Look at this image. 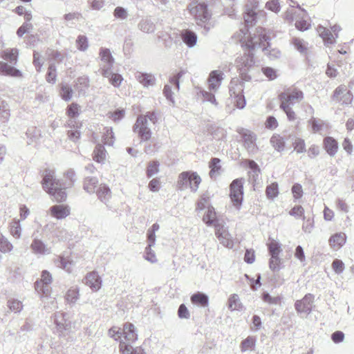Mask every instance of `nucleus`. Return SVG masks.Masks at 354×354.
I'll return each mask as SVG.
<instances>
[{
	"instance_id": "nucleus-63",
	"label": "nucleus",
	"mask_w": 354,
	"mask_h": 354,
	"mask_svg": "<svg viewBox=\"0 0 354 354\" xmlns=\"http://www.w3.org/2000/svg\"><path fill=\"white\" fill-rule=\"evenodd\" d=\"M262 72L270 80H273L277 77L276 71L270 67L263 68Z\"/></svg>"
},
{
	"instance_id": "nucleus-42",
	"label": "nucleus",
	"mask_w": 354,
	"mask_h": 354,
	"mask_svg": "<svg viewBox=\"0 0 354 354\" xmlns=\"http://www.w3.org/2000/svg\"><path fill=\"white\" fill-rule=\"evenodd\" d=\"M308 122L311 125L313 133L322 131L326 126L323 120L315 118H312Z\"/></svg>"
},
{
	"instance_id": "nucleus-34",
	"label": "nucleus",
	"mask_w": 354,
	"mask_h": 354,
	"mask_svg": "<svg viewBox=\"0 0 354 354\" xmlns=\"http://www.w3.org/2000/svg\"><path fill=\"white\" fill-rule=\"evenodd\" d=\"M256 337L253 336H248L244 339L240 344L241 351L245 352L248 351H252L254 349L256 345Z\"/></svg>"
},
{
	"instance_id": "nucleus-2",
	"label": "nucleus",
	"mask_w": 354,
	"mask_h": 354,
	"mask_svg": "<svg viewBox=\"0 0 354 354\" xmlns=\"http://www.w3.org/2000/svg\"><path fill=\"white\" fill-rule=\"evenodd\" d=\"M109 335L116 341H125L134 343L138 339V334L135 326L131 322H125L122 325V332L116 326L111 327L108 331Z\"/></svg>"
},
{
	"instance_id": "nucleus-15",
	"label": "nucleus",
	"mask_w": 354,
	"mask_h": 354,
	"mask_svg": "<svg viewBox=\"0 0 354 354\" xmlns=\"http://www.w3.org/2000/svg\"><path fill=\"white\" fill-rule=\"evenodd\" d=\"M84 283L93 292L98 291L102 287L101 277L95 271L88 272L84 279Z\"/></svg>"
},
{
	"instance_id": "nucleus-45",
	"label": "nucleus",
	"mask_w": 354,
	"mask_h": 354,
	"mask_svg": "<svg viewBox=\"0 0 354 354\" xmlns=\"http://www.w3.org/2000/svg\"><path fill=\"white\" fill-rule=\"evenodd\" d=\"M267 245L270 256H279L281 250L278 242L275 240H271Z\"/></svg>"
},
{
	"instance_id": "nucleus-47",
	"label": "nucleus",
	"mask_w": 354,
	"mask_h": 354,
	"mask_svg": "<svg viewBox=\"0 0 354 354\" xmlns=\"http://www.w3.org/2000/svg\"><path fill=\"white\" fill-rule=\"evenodd\" d=\"M228 308L231 310H239L241 308V304L237 295H232L228 299Z\"/></svg>"
},
{
	"instance_id": "nucleus-40",
	"label": "nucleus",
	"mask_w": 354,
	"mask_h": 354,
	"mask_svg": "<svg viewBox=\"0 0 354 354\" xmlns=\"http://www.w3.org/2000/svg\"><path fill=\"white\" fill-rule=\"evenodd\" d=\"M80 113V106L75 102L70 104L66 109V114L71 119L77 117Z\"/></svg>"
},
{
	"instance_id": "nucleus-32",
	"label": "nucleus",
	"mask_w": 354,
	"mask_h": 354,
	"mask_svg": "<svg viewBox=\"0 0 354 354\" xmlns=\"http://www.w3.org/2000/svg\"><path fill=\"white\" fill-rule=\"evenodd\" d=\"M181 37L183 41L189 46H194L197 40V37L196 34L189 30H185L181 33Z\"/></svg>"
},
{
	"instance_id": "nucleus-14",
	"label": "nucleus",
	"mask_w": 354,
	"mask_h": 354,
	"mask_svg": "<svg viewBox=\"0 0 354 354\" xmlns=\"http://www.w3.org/2000/svg\"><path fill=\"white\" fill-rule=\"evenodd\" d=\"M315 297L313 295L308 293L299 300H297L295 303V307L297 313L308 315L313 309V304Z\"/></svg>"
},
{
	"instance_id": "nucleus-16",
	"label": "nucleus",
	"mask_w": 354,
	"mask_h": 354,
	"mask_svg": "<svg viewBox=\"0 0 354 354\" xmlns=\"http://www.w3.org/2000/svg\"><path fill=\"white\" fill-rule=\"evenodd\" d=\"M49 212L52 217L62 220L66 218L71 214V208L68 205H55L50 207Z\"/></svg>"
},
{
	"instance_id": "nucleus-4",
	"label": "nucleus",
	"mask_w": 354,
	"mask_h": 354,
	"mask_svg": "<svg viewBox=\"0 0 354 354\" xmlns=\"http://www.w3.org/2000/svg\"><path fill=\"white\" fill-rule=\"evenodd\" d=\"M236 131L239 136L240 142L249 153H254L259 150L257 145V136L251 130L239 127Z\"/></svg>"
},
{
	"instance_id": "nucleus-53",
	"label": "nucleus",
	"mask_w": 354,
	"mask_h": 354,
	"mask_svg": "<svg viewBox=\"0 0 354 354\" xmlns=\"http://www.w3.org/2000/svg\"><path fill=\"white\" fill-rule=\"evenodd\" d=\"M10 231L12 235L19 238L21 234V226L18 221H12L10 225Z\"/></svg>"
},
{
	"instance_id": "nucleus-8",
	"label": "nucleus",
	"mask_w": 354,
	"mask_h": 354,
	"mask_svg": "<svg viewBox=\"0 0 354 354\" xmlns=\"http://www.w3.org/2000/svg\"><path fill=\"white\" fill-rule=\"evenodd\" d=\"M230 197L234 207L239 209L243 198V179L236 178L230 185Z\"/></svg>"
},
{
	"instance_id": "nucleus-57",
	"label": "nucleus",
	"mask_w": 354,
	"mask_h": 354,
	"mask_svg": "<svg viewBox=\"0 0 354 354\" xmlns=\"http://www.w3.org/2000/svg\"><path fill=\"white\" fill-rule=\"evenodd\" d=\"M281 263V261L279 256H270L269 266L272 270H278L280 268Z\"/></svg>"
},
{
	"instance_id": "nucleus-12",
	"label": "nucleus",
	"mask_w": 354,
	"mask_h": 354,
	"mask_svg": "<svg viewBox=\"0 0 354 354\" xmlns=\"http://www.w3.org/2000/svg\"><path fill=\"white\" fill-rule=\"evenodd\" d=\"M189 10L191 15H192L196 20L198 25H202L206 23L210 18V14L205 3H198L194 7L189 8Z\"/></svg>"
},
{
	"instance_id": "nucleus-23",
	"label": "nucleus",
	"mask_w": 354,
	"mask_h": 354,
	"mask_svg": "<svg viewBox=\"0 0 354 354\" xmlns=\"http://www.w3.org/2000/svg\"><path fill=\"white\" fill-rule=\"evenodd\" d=\"M0 56L3 59L15 64L18 60L19 50L16 48H6L1 52Z\"/></svg>"
},
{
	"instance_id": "nucleus-39",
	"label": "nucleus",
	"mask_w": 354,
	"mask_h": 354,
	"mask_svg": "<svg viewBox=\"0 0 354 354\" xmlns=\"http://www.w3.org/2000/svg\"><path fill=\"white\" fill-rule=\"evenodd\" d=\"M79 297V288L77 287H71L69 288L66 295L65 299L68 303H75Z\"/></svg>"
},
{
	"instance_id": "nucleus-44",
	"label": "nucleus",
	"mask_w": 354,
	"mask_h": 354,
	"mask_svg": "<svg viewBox=\"0 0 354 354\" xmlns=\"http://www.w3.org/2000/svg\"><path fill=\"white\" fill-rule=\"evenodd\" d=\"M221 160L218 158H213L209 163V167L210 168L209 176L211 178L214 176L221 169L220 165Z\"/></svg>"
},
{
	"instance_id": "nucleus-5",
	"label": "nucleus",
	"mask_w": 354,
	"mask_h": 354,
	"mask_svg": "<svg viewBox=\"0 0 354 354\" xmlns=\"http://www.w3.org/2000/svg\"><path fill=\"white\" fill-rule=\"evenodd\" d=\"M316 30L319 36L322 39L324 45L329 47L336 43L337 39L339 37V33L342 29L340 25L335 24L330 26V28L318 25Z\"/></svg>"
},
{
	"instance_id": "nucleus-56",
	"label": "nucleus",
	"mask_w": 354,
	"mask_h": 354,
	"mask_svg": "<svg viewBox=\"0 0 354 354\" xmlns=\"http://www.w3.org/2000/svg\"><path fill=\"white\" fill-rule=\"evenodd\" d=\"M311 26V24L309 21L300 19L296 21L295 27L301 31H305L309 29Z\"/></svg>"
},
{
	"instance_id": "nucleus-11",
	"label": "nucleus",
	"mask_w": 354,
	"mask_h": 354,
	"mask_svg": "<svg viewBox=\"0 0 354 354\" xmlns=\"http://www.w3.org/2000/svg\"><path fill=\"white\" fill-rule=\"evenodd\" d=\"M215 235L220 243L227 248H232L234 245V241L227 227L223 225H216L215 226Z\"/></svg>"
},
{
	"instance_id": "nucleus-61",
	"label": "nucleus",
	"mask_w": 354,
	"mask_h": 354,
	"mask_svg": "<svg viewBox=\"0 0 354 354\" xmlns=\"http://www.w3.org/2000/svg\"><path fill=\"white\" fill-rule=\"evenodd\" d=\"M263 300L270 304H279L281 303V298L279 297H272L268 293L264 292L262 295Z\"/></svg>"
},
{
	"instance_id": "nucleus-64",
	"label": "nucleus",
	"mask_w": 354,
	"mask_h": 354,
	"mask_svg": "<svg viewBox=\"0 0 354 354\" xmlns=\"http://www.w3.org/2000/svg\"><path fill=\"white\" fill-rule=\"evenodd\" d=\"M77 48L80 50H84L88 47L87 38L84 35H80L77 39Z\"/></svg>"
},
{
	"instance_id": "nucleus-60",
	"label": "nucleus",
	"mask_w": 354,
	"mask_h": 354,
	"mask_svg": "<svg viewBox=\"0 0 354 354\" xmlns=\"http://www.w3.org/2000/svg\"><path fill=\"white\" fill-rule=\"evenodd\" d=\"M280 109L286 113L289 120L292 121L297 118L295 112L290 105H280Z\"/></svg>"
},
{
	"instance_id": "nucleus-13",
	"label": "nucleus",
	"mask_w": 354,
	"mask_h": 354,
	"mask_svg": "<svg viewBox=\"0 0 354 354\" xmlns=\"http://www.w3.org/2000/svg\"><path fill=\"white\" fill-rule=\"evenodd\" d=\"M52 281L50 273L47 270L42 271L40 280L37 281L35 284L36 290L44 296H48L51 291L48 286Z\"/></svg>"
},
{
	"instance_id": "nucleus-50",
	"label": "nucleus",
	"mask_w": 354,
	"mask_h": 354,
	"mask_svg": "<svg viewBox=\"0 0 354 354\" xmlns=\"http://www.w3.org/2000/svg\"><path fill=\"white\" fill-rule=\"evenodd\" d=\"M125 111L124 109H117L113 111H109L107 113L108 118L113 120V122H117L120 120L124 117Z\"/></svg>"
},
{
	"instance_id": "nucleus-28",
	"label": "nucleus",
	"mask_w": 354,
	"mask_h": 354,
	"mask_svg": "<svg viewBox=\"0 0 354 354\" xmlns=\"http://www.w3.org/2000/svg\"><path fill=\"white\" fill-rule=\"evenodd\" d=\"M30 248L35 254H46L49 253V250L46 247L42 241L34 239L30 245Z\"/></svg>"
},
{
	"instance_id": "nucleus-35",
	"label": "nucleus",
	"mask_w": 354,
	"mask_h": 354,
	"mask_svg": "<svg viewBox=\"0 0 354 354\" xmlns=\"http://www.w3.org/2000/svg\"><path fill=\"white\" fill-rule=\"evenodd\" d=\"M293 150L297 153H303L306 151L305 140L299 137H295L292 141Z\"/></svg>"
},
{
	"instance_id": "nucleus-59",
	"label": "nucleus",
	"mask_w": 354,
	"mask_h": 354,
	"mask_svg": "<svg viewBox=\"0 0 354 354\" xmlns=\"http://www.w3.org/2000/svg\"><path fill=\"white\" fill-rule=\"evenodd\" d=\"M332 268L337 274L342 273L344 270V263L340 259H335L332 263Z\"/></svg>"
},
{
	"instance_id": "nucleus-38",
	"label": "nucleus",
	"mask_w": 354,
	"mask_h": 354,
	"mask_svg": "<svg viewBox=\"0 0 354 354\" xmlns=\"http://www.w3.org/2000/svg\"><path fill=\"white\" fill-rule=\"evenodd\" d=\"M100 59L109 66V68L113 66L114 59L108 48H102L100 50Z\"/></svg>"
},
{
	"instance_id": "nucleus-20",
	"label": "nucleus",
	"mask_w": 354,
	"mask_h": 354,
	"mask_svg": "<svg viewBox=\"0 0 354 354\" xmlns=\"http://www.w3.org/2000/svg\"><path fill=\"white\" fill-rule=\"evenodd\" d=\"M55 323L57 331L61 335L65 330L71 328V322L65 319L64 313H57L55 315Z\"/></svg>"
},
{
	"instance_id": "nucleus-54",
	"label": "nucleus",
	"mask_w": 354,
	"mask_h": 354,
	"mask_svg": "<svg viewBox=\"0 0 354 354\" xmlns=\"http://www.w3.org/2000/svg\"><path fill=\"white\" fill-rule=\"evenodd\" d=\"M292 196L295 200L300 199L304 194V191L301 185L295 183L292 185Z\"/></svg>"
},
{
	"instance_id": "nucleus-33",
	"label": "nucleus",
	"mask_w": 354,
	"mask_h": 354,
	"mask_svg": "<svg viewBox=\"0 0 354 354\" xmlns=\"http://www.w3.org/2000/svg\"><path fill=\"white\" fill-rule=\"evenodd\" d=\"M191 301L195 305L205 307L208 305V297L203 292H198L192 295Z\"/></svg>"
},
{
	"instance_id": "nucleus-7",
	"label": "nucleus",
	"mask_w": 354,
	"mask_h": 354,
	"mask_svg": "<svg viewBox=\"0 0 354 354\" xmlns=\"http://www.w3.org/2000/svg\"><path fill=\"white\" fill-rule=\"evenodd\" d=\"M244 84L239 78H233L230 84V95L234 97L235 106L243 109L245 106V100L243 94Z\"/></svg>"
},
{
	"instance_id": "nucleus-29",
	"label": "nucleus",
	"mask_w": 354,
	"mask_h": 354,
	"mask_svg": "<svg viewBox=\"0 0 354 354\" xmlns=\"http://www.w3.org/2000/svg\"><path fill=\"white\" fill-rule=\"evenodd\" d=\"M136 77L137 80L144 86H152L155 84V78L150 73H137Z\"/></svg>"
},
{
	"instance_id": "nucleus-1",
	"label": "nucleus",
	"mask_w": 354,
	"mask_h": 354,
	"mask_svg": "<svg viewBox=\"0 0 354 354\" xmlns=\"http://www.w3.org/2000/svg\"><path fill=\"white\" fill-rule=\"evenodd\" d=\"M42 177L41 185L44 189L53 196L57 203L66 200L67 194L64 189L72 187L76 180L75 172L71 169L64 172L61 181L55 178V171L50 169L43 171Z\"/></svg>"
},
{
	"instance_id": "nucleus-48",
	"label": "nucleus",
	"mask_w": 354,
	"mask_h": 354,
	"mask_svg": "<svg viewBox=\"0 0 354 354\" xmlns=\"http://www.w3.org/2000/svg\"><path fill=\"white\" fill-rule=\"evenodd\" d=\"M292 44L295 46V48L301 53H306L307 52L308 48L304 40L295 37L292 39Z\"/></svg>"
},
{
	"instance_id": "nucleus-31",
	"label": "nucleus",
	"mask_w": 354,
	"mask_h": 354,
	"mask_svg": "<svg viewBox=\"0 0 354 354\" xmlns=\"http://www.w3.org/2000/svg\"><path fill=\"white\" fill-rule=\"evenodd\" d=\"M106 153L104 147L98 145L95 147L93 152V159L99 163H104L106 160Z\"/></svg>"
},
{
	"instance_id": "nucleus-37",
	"label": "nucleus",
	"mask_w": 354,
	"mask_h": 354,
	"mask_svg": "<svg viewBox=\"0 0 354 354\" xmlns=\"http://www.w3.org/2000/svg\"><path fill=\"white\" fill-rule=\"evenodd\" d=\"M279 194V185L276 182L272 183L266 188V195L268 199L273 200L278 196Z\"/></svg>"
},
{
	"instance_id": "nucleus-49",
	"label": "nucleus",
	"mask_w": 354,
	"mask_h": 354,
	"mask_svg": "<svg viewBox=\"0 0 354 354\" xmlns=\"http://www.w3.org/2000/svg\"><path fill=\"white\" fill-rule=\"evenodd\" d=\"M289 214L296 218H304V209L301 205H295L290 209Z\"/></svg>"
},
{
	"instance_id": "nucleus-36",
	"label": "nucleus",
	"mask_w": 354,
	"mask_h": 354,
	"mask_svg": "<svg viewBox=\"0 0 354 354\" xmlns=\"http://www.w3.org/2000/svg\"><path fill=\"white\" fill-rule=\"evenodd\" d=\"M10 116V111L8 103L0 99V122H7Z\"/></svg>"
},
{
	"instance_id": "nucleus-21",
	"label": "nucleus",
	"mask_w": 354,
	"mask_h": 354,
	"mask_svg": "<svg viewBox=\"0 0 354 354\" xmlns=\"http://www.w3.org/2000/svg\"><path fill=\"white\" fill-rule=\"evenodd\" d=\"M223 73L217 70L213 71L209 73L207 81L210 90H216L220 86L223 79Z\"/></svg>"
},
{
	"instance_id": "nucleus-26",
	"label": "nucleus",
	"mask_w": 354,
	"mask_h": 354,
	"mask_svg": "<svg viewBox=\"0 0 354 354\" xmlns=\"http://www.w3.org/2000/svg\"><path fill=\"white\" fill-rule=\"evenodd\" d=\"M95 193L98 198L104 203L108 201L111 197V189L109 186L105 184L100 185Z\"/></svg>"
},
{
	"instance_id": "nucleus-22",
	"label": "nucleus",
	"mask_w": 354,
	"mask_h": 354,
	"mask_svg": "<svg viewBox=\"0 0 354 354\" xmlns=\"http://www.w3.org/2000/svg\"><path fill=\"white\" fill-rule=\"evenodd\" d=\"M0 74L15 77H21L22 76L20 71L4 62H0Z\"/></svg>"
},
{
	"instance_id": "nucleus-19",
	"label": "nucleus",
	"mask_w": 354,
	"mask_h": 354,
	"mask_svg": "<svg viewBox=\"0 0 354 354\" xmlns=\"http://www.w3.org/2000/svg\"><path fill=\"white\" fill-rule=\"evenodd\" d=\"M323 147L329 156H334L338 151L339 145L334 138L326 136L323 140Z\"/></svg>"
},
{
	"instance_id": "nucleus-46",
	"label": "nucleus",
	"mask_w": 354,
	"mask_h": 354,
	"mask_svg": "<svg viewBox=\"0 0 354 354\" xmlns=\"http://www.w3.org/2000/svg\"><path fill=\"white\" fill-rule=\"evenodd\" d=\"M244 21L248 25H252L256 21L257 12L252 8H248L243 15Z\"/></svg>"
},
{
	"instance_id": "nucleus-52",
	"label": "nucleus",
	"mask_w": 354,
	"mask_h": 354,
	"mask_svg": "<svg viewBox=\"0 0 354 354\" xmlns=\"http://www.w3.org/2000/svg\"><path fill=\"white\" fill-rule=\"evenodd\" d=\"M131 344L125 341H120L119 351L120 354H132L133 347L131 346Z\"/></svg>"
},
{
	"instance_id": "nucleus-30",
	"label": "nucleus",
	"mask_w": 354,
	"mask_h": 354,
	"mask_svg": "<svg viewBox=\"0 0 354 354\" xmlns=\"http://www.w3.org/2000/svg\"><path fill=\"white\" fill-rule=\"evenodd\" d=\"M98 183V179L96 177H86L84 180V189L88 193H94L97 190Z\"/></svg>"
},
{
	"instance_id": "nucleus-62",
	"label": "nucleus",
	"mask_w": 354,
	"mask_h": 354,
	"mask_svg": "<svg viewBox=\"0 0 354 354\" xmlns=\"http://www.w3.org/2000/svg\"><path fill=\"white\" fill-rule=\"evenodd\" d=\"M308 156L310 158H315L319 154V147L315 144L311 145L306 150Z\"/></svg>"
},
{
	"instance_id": "nucleus-18",
	"label": "nucleus",
	"mask_w": 354,
	"mask_h": 354,
	"mask_svg": "<svg viewBox=\"0 0 354 354\" xmlns=\"http://www.w3.org/2000/svg\"><path fill=\"white\" fill-rule=\"evenodd\" d=\"M82 124L81 122H76L75 120H70L67 123V127L70 128L67 131V136L72 141H77L81 136L80 129H81Z\"/></svg>"
},
{
	"instance_id": "nucleus-51",
	"label": "nucleus",
	"mask_w": 354,
	"mask_h": 354,
	"mask_svg": "<svg viewBox=\"0 0 354 354\" xmlns=\"http://www.w3.org/2000/svg\"><path fill=\"white\" fill-rule=\"evenodd\" d=\"M12 250V244L1 233H0V251L3 253H6L10 252Z\"/></svg>"
},
{
	"instance_id": "nucleus-41",
	"label": "nucleus",
	"mask_w": 354,
	"mask_h": 354,
	"mask_svg": "<svg viewBox=\"0 0 354 354\" xmlns=\"http://www.w3.org/2000/svg\"><path fill=\"white\" fill-rule=\"evenodd\" d=\"M73 90L67 84H61L59 89V95L65 101H69L73 97Z\"/></svg>"
},
{
	"instance_id": "nucleus-6",
	"label": "nucleus",
	"mask_w": 354,
	"mask_h": 354,
	"mask_svg": "<svg viewBox=\"0 0 354 354\" xmlns=\"http://www.w3.org/2000/svg\"><path fill=\"white\" fill-rule=\"evenodd\" d=\"M280 105H291L304 99V93L299 88L290 86L278 95Z\"/></svg>"
},
{
	"instance_id": "nucleus-3",
	"label": "nucleus",
	"mask_w": 354,
	"mask_h": 354,
	"mask_svg": "<svg viewBox=\"0 0 354 354\" xmlns=\"http://www.w3.org/2000/svg\"><path fill=\"white\" fill-rule=\"evenodd\" d=\"M201 182L202 178L196 171H186L178 175L176 185L180 190L189 188L192 192H196Z\"/></svg>"
},
{
	"instance_id": "nucleus-55",
	"label": "nucleus",
	"mask_w": 354,
	"mask_h": 354,
	"mask_svg": "<svg viewBox=\"0 0 354 354\" xmlns=\"http://www.w3.org/2000/svg\"><path fill=\"white\" fill-rule=\"evenodd\" d=\"M159 163L157 161H151L148 164L147 175L151 177L158 172Z\"/></svg>"
},
{
	"instance_id": "nucleus-9",
	"label": "nucleus",
	"mask_w": 354,
	"mask_h": 354,
	"mask_svg": "<svg viewBox=\"0 0 354 354\" xmlns=\"http://www.w3.org/2000/svg\"><path fill=\"white\" fill-rule=\"evenodd\" d=\"M147 119L145 116L140 115L138 117L133 126V131L138 133L139 138L142 141H147L151 138V131L147 126Z\"/></svg>"
},
{
	"instance_id": "nucleus-58",
	"label": "nucleus",
	"mask_w": 354,
	"mask_h": 354,
	"mask_svg": "<svg viewBox=\"0 0 354 354\" xmlns=\"http://www.w3.org/2000/svg\"><path fill=\"white\" fill-rule=\"evenodd\" d=\"M57 78L56 68L54 65H50L48 67V73L46 75V80L49 83H55Z\"/></svg>"
},
{
	"instance_id": "nucleus-24",
	"label": "nucleus",
	"mask_w": 354,
	"mask_h": 354,
	"mask_svg": "<svg viewBox=\"0 0 354 354\" xmlns=\"http://www.w3.org/2000/svg\"><path fill=\"white\" fill-rule=\"evenodd\" d=\"M203 221L207 225H212L215 227L216 225H221L218 223L217 218V214L213 207H208L207 211L203 217Z\"/></svg>"
},
{
	"instance_id": "nucleus-10",
	"label": "nucleus",
	"mask_w": 354,
	"mask_h": 354,
	"mask_svg": "<svg viewBox=\"0 0 354 354\" xmlns=\"http://www.w3.org/2000/svg\"><path fill=\"white\" fill-rule=\"evenodd\" d=\"M331 98L341 104H349L353 100V95L345 85H340L335 89Z\"/></svg>"
},
{
	"instance_id": "nucleus-43",
	"label": "nucleus",
	"mask_w": 354,
	"mask_h": 354,
	"mask_svg": "<svg viewBox=\"0 0 354 354\" xmlns=\"http://www.w3.org/2000/svg\"><path fill=\"white\" fill-rule=\"evenodd\" d=\"M159 230V225L154 223L150 229L147 231V239L149 241V245L147 249L150 250L151 247L154 244L156 241L155 233Z\"/></svg>"
},
{
	"instance_id": "nucleus-27",
	"label": "nucleus",
	"mask_w": 354,
	"mask_h": 354,
	"mask_svg": "<svg viewBox=\"0 0 354 354\" xmlns=\"http://www.w3.org/2000/svg\"><path fill=\"white\" fill-rule=\"evenodd\" d=\"M270 144L272 147L278 151H282L286 147V141L283 137L279 134H274L270 138Z\"/></svg>"
},
{
	"instance_id": "nucleus-17",
	"label": "nucleus",
	"mask_w": 354,
	"mask_h": 354,
	"mask_svg": "<svg viewBox=\"0 0 354 354\" xmlns=\"http://www.w3.org/2000/svg\"><path fill=\"white\" fill-rule=\"evenodd\" d=\"M347 236L344 232H336L332 234L328 239L330 248L335 251L340 250L346 243Z\"/></svg>"
},
{
	"instance_id": "nucleus-25",
	"label": "nucleus",
	"mask_w": 354,
	"mask_h": 354,
	"mask_svg": "<svg viewBox=\"0 0 354 354\" xmlns=\"http://www.w3.org/2000/svg\"><path fill=\"white\" fill-rule=\"evenodd\" d=\"M101 73L104 77H108L109 79V82H111V84L115 87L119 86L123 80V78L121 75L118 73L111 74L109 68H102Z\"/></svg>"
}]
</instances>
